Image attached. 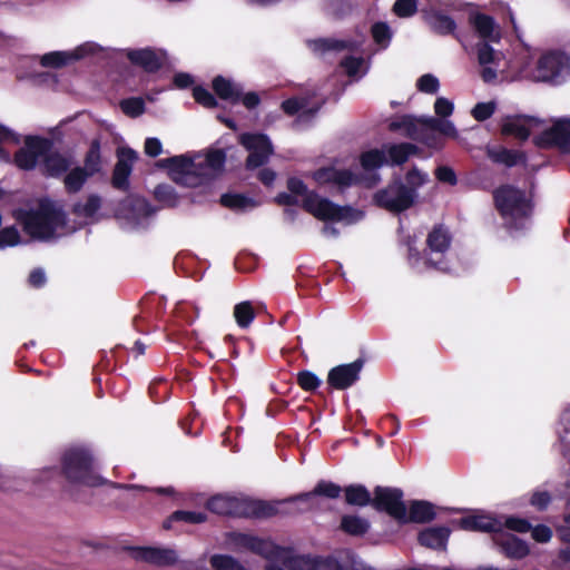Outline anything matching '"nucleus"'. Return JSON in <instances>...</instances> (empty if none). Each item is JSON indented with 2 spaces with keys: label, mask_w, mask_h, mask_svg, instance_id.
<instances>
[{
  "label": "nucleus",
  "mask_w": 570,
  "mask_h": 570,
  "mask_svg": "<svg viewBox=\"0 0 570 570\" xmlns=\"http://www.w3.org/2000/svg\"><path fill=\"white\" fill-rule=\"evenodd\" d=\"M342 492H343V488H341L338 484H336L332 481L321 480L317 482V484L315 485L313 491L299 493L297 495L288 498L286 501L287 502L299 501V502L309 504V502L315 497H325L328 499H337V498H340Z\"/></svg>",
  "instance_id": "a878e982"
},
{
  "label": "nucleus",
  "mask_w": 570,
  "mask_h": 570,
  "mask_svg": "<svg viewBox=\"0 0 570 570\" xmlns=\"http://www.w3.org/2000/svg\"><path fill=\"white\" fill-rule=\"evenodd\" d=\"M429 24L435 33L440 36L452 35L458 40H460V38L455 35L456 23L450 16L441 11H435L430 14Z\"/></svg>",
  "instance_id": "4c0bfd02"
},
{
  "label": "nucleus",
  "mask_w": 570,
  "mask_h": 570,
  "mask_svg": "<svg viewBox=\"0 0 570 570\" xmlns=\"http://www.w3.org/2000/svg\"><path fill=\"white\" fill-rule=\"evenodd\" d=\"M460 529L465 531L498 532L501 523L493 517L476 514L463 517L456 521Z\"/></svg>",
  "instance_id": "cd10ccee"
},
{
  "label": "nucleus",
  "mask_w": 570,
  "mask_h": 570,
  "mask_svg": "<svg viewBox=\"0 0 570 570\" xmlns=\"http://www.w3.org/2000/svg\"><path fill=\"white\" fill-rule=\"evenodd\" d=\"M158 166L167 167L173 173L180 175L181 177L175 178L177 183H180L188 187H196L203 184V173H198V168H202L200 164H195L190 158L180 155L173 156L158 161Z\"/></svg>",
  "instance_id": "ddd939ff"
},
{
  "label": "nucleus",
  "mask_w": 570,
  "mask_h": 570,
  "mask_svg": "<svg viewBox=\"0 0 570 570\" xmlns=\"http://www.w3.org/2000/svg\"><path fill=\"white\" fill-rule=\"evenodd\" d=\"M240 144L248 150L254 153H263L272 156L274 148L271 139L265 134H243L240 137Z\"/></svg>",
  "instance_id": "72a5a7b5"
},
{
  "label": "nucleus",
  "mask_w": 570,
  "mask_h": 570,
  "mask_svg": "<svg viewBox=\"0 0 570 570\" xmlns=\"http://www.w3.org/2000/svg\"><path fill=\"white\" fill-rule=\"evenodd\" d=\"M363 58L362 57H354V56H346L341 61V67H343L346 71V73L350 77H354L360 71L362 65H363Z\"/></svg>",
  "instance_id": "0e129e2a"
},
{
  "label": "nucleus",
  "mask_w": 570,
  "mask_h": 570,
  "mask_svg": "<svg viewBox=\"0 0 570 570\" xmlns=\"http://www.w3.org/2000/svg\"><path fill=\"white\" fill-rule=\"evenodd\" d=\"M344 499L346 504L353 507H367L372 505L371 492L367 488L360 483H353L343 488Z\"/></svg>",
  "instance_id": "2f4dec72"
},
{
  "label": "nucleus",
  "mask_w": 570,
  "mask_h": 570,
  "mask_svg": "<svg viewBox=\"0 0 570 570\" xmlns=\"http://www.w3.org/2000/svg\"><path fill=\"white\" fill-rule=\"evenodd\" d=\"M469 23L482 41H500L501 32L493 17L483 12H472L469 14Z\"/></svg>",
  "instance_id": "412c9836"
},
{
  "label": "nucleus",
  "mask_w": 570,
  "mask_h": 570,
  "mask_svg": "<svg viewBox=\"0 0 570 570\" xmlns=\"http://www.w3.org/2000/svg\"><path fill=\"white\" fill-rule=\"evenodd\" d=\"M101 207V198L91 194L87 197L86 203H76L72 206V214L76 216H83L86 218L92 217Z\"/></svg>",
  "instance_id": "c03bdc74"
},
{
  "label": "nucleus",
  "mask_w": 570,
  "mask_h": 570,
  "mask_svg": "<svg viewBox=\"0 0 570 570\" xmlns=\"http://www.w3.org/2000/svg\"><path fill=\"white\" fill-rule=\"evenodd\" d=\"M434 505L429 501L414 500L410 503L409 510L405 507V518L400 524L428 523L435 519Z\"/></svg>",
  "instance_id": "bb28decb"
},
{
  "label": "nucleus",
  "mask_w": 570,
  "mask_h": 570,
  "mask_svg": "<svg viewBox=\"0 0 570 570\" xmlns=\"http://www.w3.org/2000/svg\"><path fill=\"white\" fill-rule=\"evenodd\" d=\"M14 218L27 235L40 240L53 238L57 229L66 225V214L49 199H41L36 209H17Z\"/></svg>",
  "instance_id": "20e7f679"
},
{
  "label": "nucleus",
  "mask_w": 570,
  "mask_h": 570,
  "mask_svg": "<svg viewBox=\"0 0 570 570\" xmlns=\"http://www.w3.org/2000/svg\"><path fill=\"white\" fill-rule=\"evenodd\" d=\"M404 492L400 488L376 485L373 490L372 508L386 513L399 524L405 518Z\"/></svg>",
  "instance_id": "1a4fd4ad"
},
{
  "label": "nucleus",
  "mask_w": 570,
  "mask_h": 570,
  "mask_svg": "<svg viewBox=\"0 0 570 570\" xmlns=\"http://www.w3.org/2000/svg\"><path fill=\"white\" fill-rule=\"evenodd\" d=\"M308 47L318 53H325L327 51H342L352 50L353 43L347 40H340L334 38H317L308 41Z\"/></svg>",
  "instance_id": "ea45409f"
},
{
  "label": "nucleus",
  "mask_w": 570,
  "mask_h": 570,
  "mask_svg": "<svg viewBox=\"0 0 570 570\" xmlns=\"http://www.w3.org/2000/svg\"><path fill=\"white\" fill-rule=\"evenodd\" d=\"M530 531L532 539L539 543H547L552 538V530L546 524H538Z\"/></svg>",
  "instance_id": "338daca9"
},
{
  "label": "nucleus",
  "mask_w": 570,
  "mask_h": 570,
  "mask_svg": "<svg viewBox=\"0 0 570 570\" xmlns=\"http://www.w3.org/2000/svg\"><path fill=\"white\" fill-rule=\"evenodd\" d=\"M500 548L508 558L517 560L525 558L530 552L527 542L514 534H508L502 538L500 541Z\"/></svg>",
  "instance_id": "473e14b6"
},
{
  "label": "nucleus",
  "mask_w": 570,
  "mask_h": 570,
  "mask_svg": "<svg viewBox=\"0 0 570 570\" xmlns=\"http://www.w3.org/2000/svg\"><path fill=\"white\" fill-rule=\"evenodd\" d=\"M429 180L426 173L413 167L404 178L394 176L386 187L373 195V203L393 214H401L413 207L417 200V190Z\"/></svg>",
  "instance_id": "f03ea898"
},
{
  "label": "nucleus",
  "mask_w": 570,
  "mask_h": 570,
  "mask_svg": "<svg viewBox=\"0 0 570 570\" xmlns=\"http://www.w3.org/2000/svg\"><path fill=\"white\" fill-rule=\"evenodd\" d=\"M365 361L360 357L352 363L334 366L328 371L327 384L333 390H347L360 380Z\"/></svg>",
  "instance_id": "dca6fc26"
},
{
  "label": "nucleus",
  "mask_w": 570,
  "mask_h": 570,
  "mask_svg": "<svg viewBox=\"0 0 570 570\" xmlns=\"http://www.w3.org/2000/svg\"><path fill=\"white\" fill-rule=\"evenodd\" d=\"M420 138L416 141L425 145L429 148L441 149L444 146L443 138L438 134L434 128H430V126L423 122V128L419 135Z\"/></svg>",
  "instance_id": "8fccbe9b"
},
{
  "label": "nucleus",
  "mask_w": 570,
  "mask_h": 570,
  "mask_svg": "<svg viewBox=\"0 0 570 570\" xmlns=\"http://www.w3.org/2000/svg\"><path fill=\"white\" fill-rule=\"evenodd\" d=\"M193 97L198 105L207 109H214L218 107L216 97L203 86H195L193 88Z\"/></svg>",
  "instance_id": "5fc2aeb1"
},
{
  "label": "nucleus",
  "mask_w": 570,
  "mask_h": 570,
  "mask_svg": "<svg viewBox=\"0 0 570 570\" xmlns=\"http://www.w3.org/2000/svg\"><path fill=\"white\" fill-rule=\"evenodd\" d=\"M124 56L131 66L141 69L148 75H155L160 71L168 60L167 52L155 47L128 48L124 50Z\"/></svg>",
  "instance_id": "f8f14e48"
},
{
  "label": "nucleus",
  "mask_w": 570,
  "mask_h": 570,
  "mask_svg": "<svg viewBox=\"0 0 570 570\" xmlns=\"http://www.w3.org/2000/svg\"><path fill=\"white\" fill-rule=\"evenodd\" d=\"M424 124L430 126V128H434V130H436L440 136L443 135L451 138H455L458 136L456 128L450 120L428 117L424 120Z\"/></svg>",
  "instance_id": "864d4df0"
},
{
  "label": "nucleus",
  "mask_w": 570,
  "mask_h": 570,
  "mask_svg": "<svg viewBox=\"0 0 570 570\" xmlns=\"http://www.w3.org/2000/svg\"><path fill=\"white\" fill-rule=\"evenodd\" d=\"M371 35L377 46L383 49L389 47L392 39V31L386 22H375L371 28Z\"/></svg>",
  "instance_id": "3c124183"
},
{
  "label": "nucleus",
  "mask_w": 570,
  "mask_h": 570,
  "mask_svg": "<svg viewBox=\"0 0 570 570\" xmlns=\"http://www.w3.org/2000/svg\"><path fill=\"white\" fill-rule=\"evenodd\" d=\"M534 120L533 117L524 115L507 116L501 124V135L512 136L522 142L527 141L531 135L528 124Z\"/></svg>",
  "instance_id": "4be33fe9"
},
{
  "label": "nucleus",
  "mask_w": 570,
  "mask_h": 570,
  "mask_svg": "<svg viewBox=\"0 0 570 570\" xmlns=\"http://www.w3.org/2000/svg\"><path fill=\"white\" fill-rule=\"evenodd\" d=\"M490 42L491 41H480L476 43L478 61L481 66L494 62L495 51Z\"/></svg>",
  "instance_id": "052dcab7"
},
{
  "label": "nucleus",
  "mask_w": 570,
  "mask_h": 570,
  "mask_svg": "<svg viewBox=\"0 0 570 570\" xmlns=\"http://www.w3.org/2000/svg\"><path fill=\"white\" fill-rule=\"evenodd\" d=\"M20 240L21 236L14 226L4 227L0 230V249L16 246Z\"/></svg>",
  "instance_id": "13d9d810"
},
{
  "label": "nucleus",
  "mask_w": 570,
  "mask_h": 570,
  "mask_svg": "<svg viewBox=\"0 0 570 570\" xmlns=\"http://www.w3.org/2000/svg\"><path fill=\"white\" fill-rule=\"evenodd\" d=\"M116 157L117 161L111 175V185L115 189L126 193L130 189L129 178L134 164L138 159V154L130 147H118Z\"/></svg>",
  "instance_id": "4468645a"
},
{
  "label": "nucleus",
  "mask_w": 570,
  "mask_h": 570,
  "mask_svg": "<svg viewBox=\"0 0 570 570\" xmlns=\"http://www.w3.org/2000/svg\"><path fill=\"white\" fill-rule=\"evenodd\" d=\"M493 205L508 230H522L534 213L532 193L511 184H502L492 191Z\"/></svg>",
  "instance_id": "7ed1b4c3"
},
{
  "label": "nucleus",
  "mask_w": 570,
  "mask_h": 570,
  "mask_svg": "<svg viewBox=\"0 0 570 570\" xmlns=\"http://www.w3.org/2000/svg\"><path fill=\"white\" fill-rule=\"evenodd\" d=\"M225 541L233 551H249L268 561L282 560L284 553L288 551L269 539L240 531L227 532L225 534Z\"/></svg>",
  "instance_id": "0eeeda50"
},
{
  "label": "nucleus",
  "mask_w": 570,
  "mask_h": 570,
  "mask_svg": "<svg viewBox=\"0 0 570 570\" xmlns=\"http://www.w3.org/2000/svg\"><path fill=\"white\" fill-rule=\"evenodd\" d=\"M452 236L443 225H435L429 233L426 246L429 252H424V267L435 269L442 273L450 271L444 254L451 246Z\"/></svg>",
  "instance_id": "6e6552de"
},
{
  "label": "nucleus",
  "mask_w": 570,
  "mask_h": 570,
  "mask_svg": "<svg viewBox=\"0 0 570 570\" xmlns=\"http://www.w3.org/2000/svg\"><path fill=\"white\" fill-rule=\"evenodd\" d=\"M306 106H307V99L292 97V98L285 99L282 102L281 108L286 115L294 116L297 112H299L301 110H305Z\"/></svg>",
  "instance_id": "680f3d73"
},
{
  "label": "nucleus",
  "mask_w": 570,
  "mask_h": 570,
  "mask_svg": "<svg viewBox=\"0 0 570 570\" xmlns=\"http://www.w3.org/2000/svg\"><path fill=\"white\" fill-rule=\"evenodd\" d=\"M451 534V529L444 525L429 527L417 534V542L425 548L444 550Z\"/></svg>",
  "instance_id": "5701e85b"
},
{
  "label": "nucleus",
  "mask_w": 570,
  "mask_h": 570,
  "mask_svg": "<svg viewBox=\"0 0 570 570\" xmlns=\"http://www.w3.org/2000/svg\"><path fill=\"white\" fill-rule=\"evenodd\" d=\"M386 163V154L383 149L374 148L363 151L360 155V164L365 171L376 170L384 166Z\"/></svg>",
  "instance_id": "37998d69"
},
{
  "label": "nucleus",
  "mask_w": 570,
  "mask_h": 570,
  "mask_svg": "<svg viewBox=\"0 0 570 570\" xmlns=\"http://www.w3.org/2000/svg\"><path fill=\"white\" fill-rule=\"evenodd\" d=\"M416 88L424 94H436L440 88L439 79L432 73H425L417 79Z\"/></svg>",
  "instance_id": "bf43d9fd"
},
{
  "label": "nucleus",
  "mask_w": 570,
  "mask_h": 570,
  "mask_svg": "<svg viewBox=\"0 0 570 570\" xmlns=\"http://www.w3.org/2000/svg\"><path fill=\"white\" fill-rule=\"evenodd\" d=\"M269 157L271 156L263 154V153L258 154V153L249 151V154L246 158V161H245V168L247 170H254L259 167H263L264 165H266L268 163Z\"/></svg>",
  "instance_id": "69168bd1"
},
{
  "label": "nucleus",
  "mask_w": 570,
  "mask_h": 570,
  "mask_svg": "<svg viewBox=\"0 0 570 570\" xmlns=\"http://www.w3.org/2000/svg\"><path fill=\"white\" fill-rule=\"evenodd\" d=\"M85 55L83 47H78L73 51H51L41 57L40 63L42 67L57 69L82 59Z\"/></svg>",
  "instance_id": "c756f323"
},
{
  "label": "nucleus",
  "mask_w": 570,
  "mask_h": 570,
  "mask_svg": "<svg viewBox=\"0 0 570 570\" xmlns=\"http://www.w3.org/2000/svg\"><path fill=\"white\" fill-rule=\"evenodd\" d=\"M312 178L318 185H335L340 191H344L346 188L357 185L361 179L350 169H337L333 166L321 167L313 171Z\"/></svg>",
  "instance_id": "a211bd4d"
},
{
  "label": "nucleus",
  "mask_w": 570,
  "mask_h": 570,
  "mask_svg": "<svg viewBox=\"0 0 570 570\" xmlns=\"http://www.w3.org/2000/svg\"><path fill=\"white\" fill-rule=\"evenodd\" d=\"M370 521L357 514H344L341 518L340 529L351 537H363L370 531Z\"/></svg>",
  "instance_id": "7c9ffc66"
},
{
  "label": "nucleus",
  "mask_w": 570,
  "mask_h": 570,
  "mask_svg": "<svg viewBox=\"0 0 570 570\" xmlns=\"http://www.w3.org/2000/svg\"><path fill=\"white\" fill-rule=\"evenodd\" d=\"M296 382L305 392H315L322 384L320 377L308 370L299 371L296 374Z\"/></svg>",
  "instance_id": "603ef678"
},
{
  "label": "nucleus",
  "mask_w": 570,
  "mask_h": 570,
  "mask_svg": "<svg viewBox=\"0 0 570 570\" xmlns=\"http://www.w3.org/2000/svg\"><path fill=\"white\" fill-rule=\"evenodd\" d=\"M101 145L99 139L91 140L89 148L83 158V167L89 177H92L101 171Z\"/></svg>",
  "instance_id": "f704fd0d"
},
{
  "label": "nucleus",
  "mask_w": 570,
  "mask_h": 570,
  "mask_svg": "<svg viewBox=\"0 0 570 570\" xmlns=\"http://www.w3.org/2000/svg\"><path fill=\"white\" fill-rule=\"evenodd\" d=\"M209 563L214 570H246L236 558L229 554H213Z\"/></svg>",
  "instance_id": "49530a36"
},
{
  "label": "nucleus",
  "mask_w": 570,
  "mask_h": 570,
  "mask_svg": "<svg viewBox=\"0 0 570 570\" xmlns=\"http://www.w3.org/2000/svg\"><path fill=\"white\" fill-rule=\"evenodd\" d=\"M234 317L237 325L242 328H246L255 318V311L250 302H242L234 307Z\"/></svg>",
  "instance_id": "a18cd8bd"
},
{
  "label": "nucleus",
  "mask_w": 570,
  "mask_h": 570,
  "mask_svg": "<svg viewBox=\"0 0 570 570\" xmlns=\"http://www.w3.org/2000/svg\"><path fill=\"white\" fill-rule=\"evenodd\" d=\"M533 144L540 149L557 148L570 154V117L556 120L553 125L533 137Z\"/></svg>",
  "instance_id": "9b49d317"
},
{
  "label": "nucleus",
  "mask_w": 570,
  "mask_h": 570,
  "mask_svg": "<svg viewBox=\"0 0 570 570\" xmlns=\"http://www.w3.org/2000/svg\"><path fill=\"white\" fill-rule=\"evenodd\" d=\"M212 88L215 95L225 101L236 105L242 98V86L233 82L222 75L216 76L212 81Z\"/></svg>",
  "instance_id": "c85d7f7f"
},
{
  "label": "nucleus",
  "mask_w": 570,
  "mask_h": 570,
  "mask_svg": "<svg viewBox=\"0 0 570 570\" xmlns=\"http://www.w3.org/2000/svg\"><path fill=\"white\" fill-rule=\"evenodd\" d=\"M207 520V514L205 512H197V511H185V510H177L173 512L163 524V528L166 530H169L171 528L173 522H186L189 524H199Z\"/></svg>",
  "instance_id": "79ce46f5"
},
{
  "label": "nucleus",
  "mask_w": 570,
  "mask_h": 570,
  "mask_svg": "<svg viewBox=\"0 0 570 570\" xmlns=\"http://www.w3.org/2000/svg\"><path fill=\"white\" fill-rule=\"evenodd\" d=\"M72 164L73 159L71 156L50 149L42 157L41 173L46 177L60 178L70 169Z\"/></svg>",
  "instance_id": "aec40b11"
},
{
  "label": "nucleus",
  "mask_w": 570,
  "mask_h": 570,
  "mask_svg": "<svg viewBox=\"0 0 570 570\" xmlns=\"http://www.w3.org/2000/svg\"><path fill=\"white\" fill-rule=\"evenodd\" d=\"M386 153L392 165L401 166L410 156L419 154V147L411 142L391 144L386 146Z\"/></svg>",
  "instance_id": "c9c22d12"
},
{
  "label": "nucleus",
  "mask_w": 570,
  "mask_h": 570,
  "mask_svg": "<svg viewBox=\"0 0 570 570\" xmlns=\"http://www.w3.org/2000/svg\"><path fill=\"white\" fill-rule=\"evenodd\" d=\"M207 509L216 514L266 519L274 517L278 510L274 503L250 498L215 495L207 501Z\"/></svg>",
  "instance_id": "39448f33"
},
{
  "label": "nucleus",
  "mask_w": 570,
  "mask_h": 570,
  "mask_svg": "<svg viewBox=\"0 0 570 570\" xmlns=\"http://www.w3.org/2000/svg\"><path fill=\"white\" fill-rule=\"evenodd\" d=\"M219 203L222 206L234 212H244L248 208L257 206V202L244 194L225 193L220 196Z\"/></svg>",
  "instance_id": "a19ab883"
},
{
  "label": "nucleus",
  "mask_w": 570,
  "mask_h": 570,
  "mask_svg": "<svg viewBox=\"0 0 570 570\" xmlns=\"http://www.w3.org/2000/svg\"><path fill=\"white\" fill-rule=\"evenodd\" d=\"M504 525L514 532L527 533L532 529L531 523L523 518L509 517L505 519Z\"/></svg>",
  "instance_id": "e2e57ef3"
},
{
  "label": "nucleus",
  "mask_w": 570,
  "mask_h": 570,
  "mask_svg": "<svg viewBox=\"0 0 570 570\" xmlns=\"http://www.w3.org/2000/svg\"><path fill=\"white\" fill-rule=\"evenodd\" d=\"M226 163V153L223 149H213L209 150L205 157L204 163H199L202 165L198 168V173H203L202 176L203 181L209 177L206 173L207 169L212 170L214 174L222 173L224 170Z\"/></svg>",
  "instance_id": "58836bf2"
},
{
  "label": "nucleus",
  "mask_w": 570,
  "mask_h": 570,
  "mask_svg": "<svg viewBox=\"0 0 570 570\" xmlns=\"http://www.w3.org/2000/svg\"><path fill=\"white\" fill-rule=\"evenodd\" d=\"M487 157L494 164L504 165L512 168L519 164L527 163V155L522 150L509 149L503 146H493L487 148Z\"/></svg>",
  "instance_id": "b1692460"
},
{
  "label": "nucleus",
  "mask_w": 570,
  "mask_h": 570,
  "mask_svg": "<svg viewBox=\"0 0 570 570\" xmlns=\"http://www.w3.org/2000/svg\"><path fill=\"white\" fill-rule=\"evenodd\" d=\"M423 119L416 118L412 115H402L390 121L387 128L392 132H402V135L411 140H415L419 137L423 128Z\"/></svg>",
  "instance_id": "393cba45"
},
{
  "label": "nucleus",
  "mask_w": 570,
  "mask_h": 570,
  "mask_svg": "<svg viewBox=\"0 0 570 570\" xmlns=\"http://www.w3.org/2000/svg\"><path fill=\"white\" fill-rule=\"evenodd\" d=\"M90 177L81 166H76L63 175V187L68 195L79 193Z\"/></svg>",
  "instance_id": "e433bc0d"
},
{
  "label": "nucleus",
  "mask_w": 570,
  "mask_h": 570,
  "mask_svg": "<svg viewBox=\"0 0 570 570\" xmlns=\"http://www.w3.org/2000/svg\"><path fill=\"white\" fill-rule=\"evenodd\" d=\"M495 109L497 104L494 101L478 102L471 110V115L476 121H485L492 117Z\"/></svg>",
  "instance_id": "6e6d98bb"
},
{
  "label": "nucleus",
  "mask_w": 570,
  "mask_h": 570,
  "mask_svg": "<svg viewBox=\"0 0 570 570\" xmlns=\"http://www.w3.org/2000/svg\"><path fill=\"white\" fill-rule=\"evenodd\" d=\"M566 55L560 51H549L542 55L537 62V79L553 85L561 83V73L566 67Z\"/></svg>",
  "instance_id": "2eb2a0df"
},
{
  "label": "nucleus",
  "mask_w": 570,
  "mask_h": 570,
  "mask_svg": "<svg viewBox=\"0 0 570 570\" xmlns=\"http://www.w3.org/2000/svg\"><path fill=\"white\" fill-rule=\"evenodd\" d=\"M286 187L289 193H278L274 198L278 206L299 205L297 196L303 197L301 207L316 219L322 222H352L355 210L351 206H341L327 198L321 197L315 190H309L307 185L297 177H288Z\"/></svg>",
  "instance_id": "f257e3e1"
},
{
  "label": "nucleus",
  "mask_w": 570,
  "mask_h": 570,
  "mask_svg": "<svg viewBox=\"0 0 570 570\" xmlns=\"http://www.w3.org/2000/svg\"><path fill=\"white\" fill-rule=\"evenodd\" d=\"M417 11V0H396L393 4V12L400 18H407Z\"/></svg>",
  "instance_id": "4d7b16f0"
},
{
  "label": "nucleus",
  "mask_w": 570,
  "mask_h": 570,
  "mask_svg": "<svg viewBox=\"0 0 570 570\" xmlns=\"http://www.w3.org/2000/svg\"><path fill=\"white\" fill-rule=\"evenodd\" d=\"M282 561L289 570H342V566L333 557L283 556Z\"/></svg>",
  "instance_id": "6ab92c4d"
},
{
  "label": "nucleus",
  "mask_w": 570,
  "mask_h": 570,
  "mask_svg": "<svg viewBox=\"0 0 570 570\" xmlns=\"http://www.w3.org/2000/svg\"><path fill=\"white\" fill-rule=\"evenodd\" d=\"M62 475L71 484L96 488L104 484V479L95 471L92 453L83 448L67 450L61 459Z\"/></svg>",
  "instance_id": "423d86ee"
},
{
  "label": "nucleus",
  "mask_w": 570,
  "mask_h": 570,
  "mask_svg": "<svg viewBox=\"0 0 570 570\" xmlns=\"http://www.w3.org/2000/svg\"><path fill=\"white\" fill-rule=\"evenodd\" d=\"M136 561H142L157 567H170L176 564L178 557L174 549L156 547H132L124 548Z\"/></svg>",
  "instance_id": "f3484780"
},
{
  "label": "nucleus",
  "mask_w": 570,
  "mask_h": 570,
  "mask_svg": "<svg viewBox=\"0 0 570 570\" xmlns=\"http://www.w3.org/2000/svg\"><path fill=\"white\" fill-rule=\"evenodd\" d=\"M154 197L157 202L175 207L178 203V196L175 188L168 184H159L154 189Z\"/></svg>",
  "instance_id": "09e8293b"
},
{
  "label": "nucleus",
  "mask_w": 570,
  "mask_h": 570,
  "mask_svg": "<svg viewBox=\"0 0 570 570\" xmlns=\"http://www.w3.org/2000/svg\"><path fill=\"white\" fill-rule=\"evenodd\" d=\"M551 502V495L548 491H537L532 494L530 503L539 511L546 510Z\"/></svg>",
  "instance_id": "774afa93"
},
{
  "label": "nucleus",
  "mask_w": 570,
  "mask_h": 570,
  "mask_svg": "<svg viewBox=\"0 0 570 570\" xmlns=\"http://www.w3.org/2000/svg\"><path fill=\"white\" fill-rule=\"evenodd\" d=\"M51 139L42 136H26L23 146L13 155V164L21 170H33L39 159L42 160L43 155L52 149Z\"/></svg>",
  "instance_id": "9d476101"
},
{
  "label": "nucleus",
  "mask_w": 570,
  "mask_h": 570,
  "mask_svg": "<svg viewBox=\"0 0 570 570\" xmlns=\"http://www.w3.org/2000/svg\"><path fill=\"white\" fill-rule=\"evenodd\" d=\"M119 106L121 111L130 118H137L146 110L145 100L141 97L125 98L120 101Z\"/></svg>",
  "instance_id": "de8ad7c7"
}]
</instances>
